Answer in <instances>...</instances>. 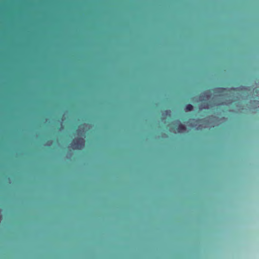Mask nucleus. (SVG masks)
I'll use <instances>...</instances> for the list:
<instances>
[{
	"label": "nucleus",
	"mask_w": 259,
	"mask_h": 259,
	"mask_svg": "<svg viewBox=\"0 0 259 259\" xmlns=\"http://www.w3.org/2000/svg\"><path fill=\"white\" fill-rule=\"evenodd\" d=\"M193 106L191 104H190L186 105V107H185V109L187 111H192L193 110Z\"/></svg>",
	"instance_id": "7ed1b4c3"
},
{
	"label": "nucleus",
	"mask_w": 259,
	"mask_h": 259,
	"mask_svg": "<svg viewBox=\"0 0 259 259\" xmlns=\"http://www.w3.org/2000/svg\"><path fill=\"white\" fill-rule=\"evenodd\" d=\"M186 130L185 126L182 124L179 123L177 128V130L179 133H182Z\"/></svg>",
	"instance_id": "f03ea898"
},
{
	"label": "nucleus",
	"mask_w": 259,
	"mask_h": 259,
	"mask_svg": "<svg viewBox=\"0 0 259 259\" xmlns=\"http://www.w3.org/2000/svg\"><path fill=\"white\" fill-rule=\"evenodd\" d=\"M83 143V141L82 139L80 138L75 139L72 143L73 148L74 149H78L79 147L82 146Z\"/></svg>",
	"instance_id": "f257e3e1"
}]
</instances>
